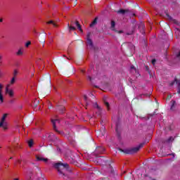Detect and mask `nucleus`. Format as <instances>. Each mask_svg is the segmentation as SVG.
Here are the masks:
<instances>
[{"label":"nucleus","instance_id":"nucleus-1","mask_svg":"<svg viewBox=\"0 0 180 180\" xmlns=\"http://www.w3.org/2000/svg\"><path fill=\"white\" fill-rule=\"evenodd\" d=\"M143 147H144V143H140L138 146L134 148L127 149L119 148L118 150L121 153H124V154H135V153L140 151V148H143Z\"/></svg>","mask_w":180,"mask_h":180},{"label":"nucleus","instance_id":"nucleus-2","mask_svg":"<svg viewBox=\"0 0 180 180\" xmlns=\"http://www.w3.org/2000/svg\"><path fill=\"white\" fill-rule=\"evenodd\" d=\"M54 167L56 169H58V172H59V174H61L62 175H65L64 174V169H68L70 165H68V163H62V162H58V163H56L54 165Z\"/></svg>","mask_w":180,"mask_h":180},{"label":"nucleus","instance_id":"nucleus-3","mask_svg":"<svg viewBox=\"0 0 180 180\" xmlns=\"http://www.w3.org/2000/svg\"><path fill=\"white\" fill-rule=\"evenodd\" d=\"M6 117H8V114H4L0 122V127H3L4 130L8 129V122L5 121Z\"/></svg>","mask_w":180,"mask_h":180},{"label":"nucleus","instance_id":"nucleus-4","mask_svg":"<svg viewBox=\"0 0 180 180\" xmlns=\"http://www.w3.org/2000/svg\"><path fill=\"white\" fill-rule=\"evenodd\" d=\"M56 122H58V120H51V123L53 124V130L56 131V133H58V134H60L61 136H64V131H58V129H57V126H56Z\"/></svg>","mask_w":180,"mask_h":180},{"label":"nucleus","instance_id":"nucleus-5","mask_svg":"<svg viewBox=\"0 0 180 180\" xmlns=\"http://www.w3.org/2000/svg\"><path fill=\"white\" fill-rule=\"evenodd\" d=\"M42 81H44V84H51V76L46 73L42 78Z\"/></svg>","mask_w":180,"mask_h":180},{"label":"nucleus","instance_id":"nucleus-6","mask_svg":"<svg viewBox=\"0 0 180 180\" xmlns=\"http://www.w3.org/2000/svg\"><path fill=\"white\" fill-rule=\"evenodd\" d=\"M86 39H87V46H89L91 49H93L94 42L92 41V39H91V32H88Z\"/></svg>","mask_w":180,"mask_h":180},{"label":"nucleus","instance_id":"nucleus-7","mask_svg":"<svg viewBox=\"0 0 180 180\" xmlns=\"http://www.w3.org/2000/svg\"><path fill=\"white\" fill-rule=\"evenodd\" d=\"M104 152H105V148H103L102 146H98L96 148L94 154L96 155H98V154H103Z\"/></svg>","mask_w":180,"mask_h":180},{"label":"nucleus","instance_id":"nucleus-8","mask_svg":"<svg viewBox=\"0 0 180 180\" xmlns=\"http://www.w3.org/2000/svg\"><path fill=\"white\" fill-rule=\"evenodd\" d=\"M11 84H7L6 86V94H8L11 98L13 97V90L9 89Z\"/></svg>","mask_w":180,"mask_h":180},{"label":"nucleus","instance_id":"nucleus-9","mask_svg":"<svg viewBox=\"0 0 180 180\" xmlns=\"http://www.w3.org/2000/svg\"><path fill=\"white\" fill-rule=\"evenodd\" d=\"M35 158H36V161H43L44 162H47V161H49V158H44L39 155H37L35 156Z\"/></svg>","mask_w":180,"mask_h":180},{"label":"nucleus","instance_id":"nucleus-10","mask_svg":"<svg viewBox=\"0 0 180 180\" xmlns=\"http://www.w3.org/2000/svg\"><path fill=\"white\" fill-rule=\"evenodd\" d=\"M48 139L50 141H56L57 140V136L53 133H51L48 135Z\"/></svg>","mask_w":180,"mask_h":180},{"label":"nucleus","instance_id":"nucleus-11","mask_svg":"<svg viewBox=\"0 0 180 180\" xmlns=\"http://www.w3.org/2000/svg\"><path fill=\"white\" fill-rule=\"evenodd\" d=\"M176 106V101H175V100H172V105L170 108V110H172V112H175Z\"/></svg>","mask_w":180,"mask_h":180},{"label":"nucleus","instance_id":"nucleus-12","mask_svg":"<svg viewBox=\"0 0 180 180\" xmlns=\"http://www.w3.org/2000/svg\"><path fill=\"white\" fill-rule=\"evenodd\" d=\"M94 108H96V109L98 110V112H96V113L98 116H100V115L102 113V108L99 107V105H98V103H96L94 104Z\"/></svg>","mask_w":180,"mask_h":180},{"label":"nucleus","instance_id":"nucleus-13","mask_svg":"<svg viewBox=\"0 0 180 180\" xmlns=\"http://www.w3.org/2000/svg\"><path fill=\"white\" fill-rule=\"evenodd\" d=\"M42 33H43L44 36L40 39V42L43 43V47H44V44L46 43V36L47 34H46L44 31H43Z\"/></svg>","mask_w":180,"mask_h":180},{"label":"nucleus","instance_id":"nucleus-14","mask_svg":"<svg viewBox=\"0 0 180 180\" xmlns=\"http://www.w3.org/2000/svg\"><path fill=\"white\" fill-rule=\"evenodd\" d=\"M56 109L59 110L60 113H63L65 110V107H64V105H58Z\"/></svg>","mask_w":180,"mask_h":180},{"label":"nucleus","instance_id":"nucleus-15","mask_svg":"<svg viewBox=\"0 0 180 180\" xmlns=\"http://www.w3.org/2000/svg\"><path fill=\"white\" fill-rule=\"evenodd\" d=\"M4 86H2V84H0V101L2 103L4 102V96L2 95V89Z\"/></svg>","mask_w":180,"mask_h":180},{"label":"nucleus","instance_id":"nucleus-16","mask_svg":"<svg viewBox=\"0 0 180 180\" xmlns=\"http://www.w3.org/2000/svg\"><path fill=\"white\" fill-rule=\"evenodd\" d=\"M27 175L30 179H32V177L33 176V170L28 169L27 172Z\"/></svg>","mask_w":180,"mask_h":180},{"label":"nucleus","instance_id":"nucleus-17","mask_svg":"<svg viewBox=\"0 0 180 180\" xmlns=\"http://www.w3.org/2000/svg\"><path fill=\"white\" fill-rule=\"evenodd\" d=\"M139 29L142 34H144V24H140L139 26Z\"/></svg>","mask_w":180,"mask_h":180},{"label":"nucleus","instance_id":"nucleus-18","mask_svg":"<svg viewBox=\"0 0 180 180\" xmlns=\"http://www.w3.org/2000/svg\"><path fill=\"white\" fill-rule=\"evenodd\" d=\"M96 23H98V18L97 17L90 24V27H94V26H95V25H96Z\"/></svg>","mask_w":180,"mask_h":180},{"label":"nucleus","instance_id":"nucleus-19","mask_svg":"<svg viewBox=\"0 0 180 180\" xmlns=\"http://www.w3.org/2000/svg\"><path fill=\"white\" fill-rule=\"evenodd\" d=\"M127 12H129V10L120 9L117 11V13H121V15H124V13H127Z\"/></svg>","mask_w":180,"mask_h":180},{"label":"nucleus","instance_id":"nucleus-20","mask_svg":"<svg viewBox=\"0 0 180 180\" xmlns=\"http://www.w3.org/2000/svg\"><path fill=\"white\" fill-rule=\"evenodd\" d=\"M75 25L77 27V29L80 31L82 32V28L81 27V24H79V22L76 21Z\"/></svg>","mask_w":180,"mask_h":180},{"label":"nucleus","instance_id":"nucleus-21","mask_svg":"<svg viewBox=\"0 0 180 180\" xmlns=\"http://www.w3.org/2000/svg\"><path fill=\"white\" fill-rule=\"evenodd\" d=\"M47 25H53V26H54V27H57V24H56V22H54V21L53 20H50L49 22H46Z\"/></svg>","mask_w":180,"mask_h":180},{"label":"nucleus","instance_id":"nucleus-22","mask_svg":"<svg viewBox=\"0 0 180 180\" xmlns=\"http://www.w3.org/2000/svg\"><path fill=\"white\" fill-rule=\"evenodd\" d=\"M172 141H174V138L172 136H170L166 141H164V143H171Z\"/></svg>","mask_w":180,"mask_h":180},{"label":"nucleus","instance_id":"nucleus-23","mask_svg":"<svg viewBox=\"0 0 180 180\" xmlns=\"http://www.w3.org/2000/svg\"><path fill=\"white\" fill-rule=\"evenodd\" d=\"M116 26V22H115L114 20L111 21V29L112 30H115V27Z\"/></svg>","mask_w":180,"mask_h":180},{"label":"nucleus","instance_id":"nucleus-24","mask_svg":"<svg viewBox=\"0 0 180 180\" xmlns=\"http://www.w3.org/2000/svg\"><path fill=\"white\" fill-rule=\"evenodd\" d=\"M22 50H23V48H21L18 50V51L16 53L17 56H23V52Z\"/></svg>","mask_w":180,"mask_h":180},{"label":"nucleus","instance_id":"nucleus-25","mask_svg":"<svg viewBox=\"0 0 180 180\" xmlns=\"http://www.w3.org/2000/svg\"><path fill=\"white\" fill-rule=\"evenodd\" d=\"M39 103H40V101H39V100L35 99L33 103L34 108H37V105H39Z\"/></svg>","mask_w":180,"mask_h":180},{"label":"nucleus","instance_id":"nucleus-26","mask_svg":"<svg viewBox=\"0 0 180 180\" xmlns=\"http://www.w3.org/2000/svg\"><path fill=\"white\" fill-rule=\"evenodd\" d=\"M68 27L69 28V30H75L76 28L74 26H70V24H68Z\"/></svg>","mask_w":180,"mask_h":180},{"label":"nucleus","instance_id":"nucleus-27","mask_svg":"<svg viewBox=\"0 0 180 180\" xmlns=\"http://www.w3.org/2000/svg\"><path fill=\"white\" fill-rule=\"evenodd\" d=\"M104 105H105V106L107 108V110H110L109 103H108V101H104Z\"/></svg>","mask_w":180,"mask_h":180},{"label":"nucleus","instance_id":"nucleus-28","mask_svg":"<svg viewBox=\"0 0 180 180\" xmlns=\"http://www.w3.org/2000/svg\"><path fill=\"white\" fill-rule=\"evenodd\" d=\"M134 33V28H133V30L131 32H127V35L131 36V34H133Z\"/></svg>","mask_w":180,"mask_h":180},{"label":"nucleus","instance_id":"nucleus-29","mask_svg":"<svg viewBox=\"0 0 180 180\" xmlns=\"http://www.w3.org/2000/svg\"><path fill=\"white\" fill-rule=\"evenodd\" d=\"M15 77H13L10 82V86L13 85V84H15Z\"/></svg>","mask_w":180,"mask_h":180},{"label":"nucleus","instance_id":"nucleus-30","mask_svg":"<svg viewBox=\"0 0 180 180\" xmlns=\"http://www.w3.org/2000/svg\"><path fill=\"white\" fill-rule=\"evenodd\" d=\"M29 147H33V140H30L28 141Z\"/></svg>","mask_w":180,"mask_h":180},{"label":"nucleus","instance_id":"nucleus-31","mask_svg":"<svg viewBox=\"0 0 180 180\" xmlns=\"http://www.w3.org/2000/svg\"><path fill=\"white\" fill-rule=\"evenodd\" d=\"M108 169H109L110 174H113L114 170H113V167H112V166H110Z\"/></svg>","mask_w":180,"mask_h":180},{"label":"nucleus","instance_id":"nucleus-32","mask_svg":"<svg viewBox=\"0 0 180 180\" xmlns=\"http://www.w3.org/2000/svg\"><path fill=\"white\" fill-rule=\"evenodd\" d=\"M18 70H14V72H13L14 77H16V75H18Z\"/></svg>","mask_w":180,"mask_h":180},{"label":"nucleus","instance_id":"nucleus-33","mask_svg":"<svg viewBox=\"0 0 180 180\" xmlns=\"http://www.w3.org/2000/svg\"><path fill=\"white\" fill-rule=\"evenodd\" d=\"M30 44H32V42L27 41V42L25 44V47H29V46H30Z\"/></svg>","mask_w":180,"mask_h":180},{"label":"nucleus","instance_id":"nucleus-34","mask_svg":"<svg viewBox=\"0 0 180 180\" xmlns=\"http://www.w3.org/2000/svg\"><path fill=\"white\" fill-rule=\"evenodd\" d=\"M153 65H155V63H157V60L155 59H153L151 61Z\"/></svg>","mask_w":180,"mask_h":180},{"label":"nucleus","instance_id":"nucleus-35","mask_svg":"<svg viewBox=\"0 0 180 180\" xmlns=\"http://www.w3.org/2000/svg\"><path fill=\"white\" fill-rule=\"evenodd\" d=\"M171 98H172V96H171V95H168L167 96V101H169L170 99H171Z\"/></svg>","mask_w":180,"mask_h":180},{"label":"nucleus","instance_id":"nucleus-36","mask_svg":"<svg viewBox=\"0 0 180 180\" xmlns=\"http://www.w3.org/2000/svg\"><path fill=\"white\" fill-rule=\"evenodd\" d=\"M87 79H89V81H92V77H91V76H88Z\"/></svg>","mask_w":180,"mask_h":180},{"label":"nucleus","instance_id":"nucleus-37","mask_svg":"<svg viewBox=\"0 0 180 180\" xmlns=\"http://www.w3.org/2000/svg\"><path fill=\"white\" fill-rule=\"evenodd\" d=\"M116 32H117V33H120V34L123 33V30H120V31H116Z\"/></svg>","mask_w":180,"mask_h":180},{"label":"nucleus","instance_id":"nucleus-38","mask_svg":"<svg viewBox=\"0 0 180 180\" xmlns=\"http://www.w3.org/2000/svg\"><path fill=\"white\" fill-rule=\"evenodd\" d=\"M131 70H136V68H134V65L131 66Z\"/></svg>","mask_w":180,"mask_h":180},{"label":"nucleus","instance_id":"nucleus-39","mask_svg":"<svg viewBox=\"0 0 180 180\" xmlns=\"http://www.w3.org/2000/svg\"><path fill=\"white\" fill-rule=\"evenodd\" d=\"M125 180H133V179H131V178H130V177H127V178L125 179Z\"/></svg>","mask_w":180,"mask_h":180},{"label":"nucleus","instance_id":"nucleus-40","mask_svg":"<svg viewBox=\"0 0 180 180\" xmlns=\"http://www.w3.org/2000/svg\"><path fill=\"white\" fill-rule=\"evenodd\" d=\"M84 101H87L88 97L86 96H84Z\"/></svg>","mask_w":180,"mask_h":180},{"label":"nucleus","instance_id":"nucleus-41","mask_svg":"<svg viewBox=\"0 0 180 180\" xmlns=\"http://www.w3.org/2000/svg\"><path fill=\"white\" fill-rule=\"evenodd\" d=\"M78 4V0H75V5L76 6Z\"/></svg>","mask_w":180,"mask_h":180},{"label":"nucleus","instance_id":"nucleus-42","mask_svg":"<svg viewBox=\"0 0 180 180\" xmlns=\"http://www.w3.org/2000/svg\"><path fill=\"white\" fill-rule=\"evenodd\" d=\"M146 71H149L150 68H148V66H146Z\"/></svg>","mask_w":180,"mask_h":180},{"label":"nucleus","instance_id":"nucleus-43","mask_svg":"<svg viewBox=\"0 0 180 180\" xmlns=\"http://www.w3.org/2000/svg\"><path fill=\"white\" fill-rule=\"evenodd\" d=\"M2 22H4V19L3 18H0V23H2Z\"/></svg>","mask_w":180,"mask_h":180},{"label":"nucleus","instance_id":"nucleus-44","mask_svg":"<svg viewBox=\"0 0 180 180\" xmlns=\"http://www.w3.org/2000/svg\"><path fill=\"white\" fill-rule=\"evenodd\" d=\"M176 57L179 58V57H180V51L179 52V53L176 55Z\"/></svg>","mask_w":180,"mask_h":180},{"label":"nucleus","instance_id":"nucleus-45","mask_svg":"<svg viewBox=\"0 0 180 180\" xmlns=\"http://www.w3.org/2000/svg\"><path fill=\"white\" fill-rule=\"evenodd\" d=\"M10 151H11V153H13V149L10 148Z\"/></svg>","mask_w":180,"mask_h":180},{"label":"nucleus","instance_id":"nucleus-46","mask_svg":"<svg viewBox=\"0 0 180 180\" xmlns=\"http://www.w3.org/2000/svg\"><path fill=\"white\" fill-rule=\"evenodd\" d=\"M167 17L169 18V19H171V17L169 16V15L167 14Z\"/></svg>","mask_w":180,"mask_h":180},{"label":"nucleus","instance_id":"nucleus-47","mask_svg":"<svg viewBox=\"0 0 180 180\" xmlns=\"http://www.w3.org/2000/svg\"><path fill=\"white\" fill-rule=\"evenodd\" d=\"M1 60H2V56H0V61H1Z\"/></svg>","mask_w":180,"mask_h":180},{"label":"nucleus","instance_id":"nucleus-48","mask_svg":"<svg viewBox=\"0 0 180 180\" xmlns=\"http://www.w3.org/2000/svg\"><path fill=\"white\" fill-rule=\"evenodd\" d=\"M14 180H19V179H14Z\"/></svg>","mask_w":180,"mask_h":180},{"label":"nucleus","instance_id":"nucleus-49","mask_svg":"<svg viewBox=\"0 0 180 180\" xmlns=\"http://www.w3.org/2000/svg\"><path fill=\"white\" fill-rule=\"evenodd\" d=\"M115 130H116V131H117V128H116V129H115Z\"/></svg>","mask_w":180,"mask_h":180},{"label":"nucleus","instance_id":"nucleus-50","mask_svg":"<svg viewBox=\"0 0 180 180\" xmlns=\"http://www.w3.org/2000/svg\"><path fill=\"white\" fill-rule=\"evenodd\" d=\"M19 164H20V160H18Z\"/></svg>","mask_w":180,"mask_h":180},{"label":"nucleus","instance_id":"nucleus-51","mask_svg":"<svg viewBox=\"0 0 180 180\" xmlns=\"http://www.w3.org/2000/svg\"><path fill=\"white\" fill-rule=\"evenodd\" d=\"M102 136H105V134H102Z\"/></svg>","mask_w":180,"mask_h":180},{"label":"nucleus","instance_id":"nucleus-52","mask_svg":"<svg viewBox=\"0 0 180 180\" xmlns=\"http://www.w3.org/2000/svg\"><path fill=\"white\" fill-rule=\"evenodd\" d=\"M82 72H84V70H82Z\"/></svg>","mask_w":180,"mask_h":180},{"label":"nucleus","instance_id":"nucleus-53","mask_svg":"<svg viewBox=\"0 0 180 180\" xmlns=\"http://www.w3.org/2000/svg\"><path fill=\"white\" fill-rule=\"evenodd\" d=\"M68 60H70V58H68Z\"/></svg>","mask_w":180,"mask_h":180},{"label":"nucleus","instance_id":"nucleus-54","mask_svg":"<svg viewBox=\"0 0 180 180\" xmlns=\"http://www.w3.org/2000/svg\"><path fill=\"white\" fill-rule=\"evenodd\" d=\"M34 75L32 74V75Z\"/></svg>","mask_w":180,"mask_h":180}]
</instances>
